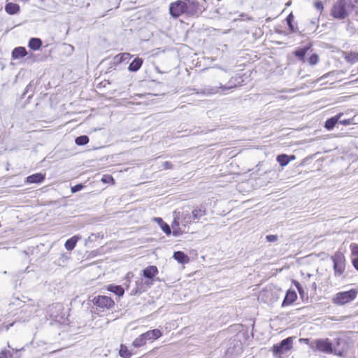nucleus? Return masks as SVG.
I'll return each instance as SVG.
<instances>
[{"label": "nucleus", "instance_id": "obj_37", "mask_svg": "<svg viewBox=\"0 0 358 358\" xmlns=\"http://www.w3.org/2000/svg\"><path fill=\"white\" fill-rule=\"evenodd\" d=\"M178 216H176L174 217V220L173 222V224H172V228L173 229V234L176 236L178 235V232L175 229V227L176 226H178L179 225V222L178 221Z\"/></svg>", "mask_w": 358, "mask_h": 358}, {"label": "nucleus", "instance_id": "obj_28", "mask_svg": "<svg viewBox=\"0 0 358 358\" xmlns=\"http://www.w3.org/2000/svg\"><path fill=\"white\" fill-rule=\"evenodd\" d=\"M108 289L110 292L115 293L116 295H117L119 296H122L124 293V289L120 285H109Z\"/></svg>", "mask_w": 358, "mask_h": 358}, {"label": "nucleus", "instance_id": "obj_24", "mask_svg": "<svg viewBox=\"0 0 358 358\" xmlns=\"http://www.w3.org/2000/svg\"><path fill=\"white\" fill-rule=\"evenodd\" d=\"M178 220H180L182 225L186 226L193 221L192 215L188 212H182V214L178 216Z\"/></svg>", "mask_w": 358, "mask_h": 358}, {"label": "nucleus", "instance_id": "obj_9", "mask_svg": "<svg viewBox=\"0 0 358 358\" xmlns=\"http://www.w3.org/2000/svg\"><path fill=\"white\" fill-rule=\"evenodd\" d=\"M94 305L101 309H110L114 306V301L109 296L99 295L91 300Z\"/></svg>", "mask_w": 358, "mask_h": 358}, {"label": "nucleus", "instance_id": "obj_55", "mask_svg": "<svg viewBox=\"0 0 358 358\" xmlns=\"http://www.w3.org/2000/svg\"><path fill=\"white\" fill-rule=\"evenodd\" d=\"M39 1H41V3H43L45 1V0H38Z\"/></svg>", "mask_w": 358, "mask_h": 358}, {"label": "nucleus", "instance_id": "obj_10", "mask_svg": "<svg viewBox=\"0 0 358 358\" xmlns=\"http://www.w3.org/2000/svg\"><path fill=\"white\" fill-rule=\"evenodd\" d=\"M243 352L242 343L239 341L233 340L230 342L229 346L226 351L228 358H234L241 355Z\"/></svg>", "mask_w": 358, "mask_h": 358}, {"label": "nucleus", "instance_id": "obj_41", "mask_svg": "<svg viewBox=\"0 0 358 358\" xmlns=\"http://www.w3.org/2000/svg\"><path fill=\"white\" fill-rule=\"evenodd\" d=\"M338 123L343 124V125H350L352 123V120H350V119L342 120L341 117H340Z\"/></svg>", "mask_w": 358, "mask_h": 358}, {"label": "nucleus", "instance_id": "obj_47", "mask_svg": "<svg viewBox=\"0 0 358 358\" xmlns=\"http://www.w3.org/2000/svg\"><path fill=\"white\" fill-rule=\"evenodd\" d=\"M352 263L355 268L358 271V257L352 259Z\"/></svg>", "mask_w": 358, "mask_h": 358}, {"label": "nucleus", "instance_id": "obj_53", "mask_svg": "<svg viewBox=\"0 0 358 358\" xmlns=\"http://www.w3.org/2000/svg\"><path fill=\"white\" fill-rule=\"evenodd\" d=\"M313 287H314L315 289L316 288V283H315V282H314V283L313 284Z\"/></svg>", "mask_w": 358, "mask_h": 358}, {"label": "nucleus", "instance_id": "obj_27", "mask_svg": "<svg viewBox=\"0 0 358 358\" xmlns=\"http://www.w3.org/2000/svg\"><path fill=\"white\" fill-rule=\"evenodd\" d=\"M309 49L310 46H306L295 50L294 54L299 59L304 61L305 55Z\"/></svg>", "mask_w": 358, "mask_h": 358}, {"label": "nucleus", "instance_id": "obj_11", "mask_svg": "<svg viewBox=\"0 0 358 358\" xmlns=\"http://www.w3.org/2000/svg\"><path fill=\"white\" fill-rule=\"evenodd\" d=\"M158 268L155 266H148L143 270V275L148 280H151L150 282H147L148 286L152 285L155 276L158 273Z\"/></svg>", "mask_w": 358, "mask_h": 358}, {"label": "nucleus", "instance_id": "obj_46", "mask_svg": "<svg viewBox=\"0 0 358 358\" xmlns=\"http://www.w3.org/2000/svg\"><path fill=\"white\" fill-rule=\"evenodd\" d=\"M103 182H108L109 180L113 181V178L110 176H103L102 180Z\"/></svg>", "mask_w": 358, "mask_h": 358}, {"label": "nucleus", "instance_id": "obj_13", "mask_svg": "<svg viewBox=\"0 0 358 358\" xmlns=\"http://www.w3.org/2000/svg\"><path fill=\"white\" fill-rule=\"evenodd\" d=\"M45 176L41 173H37L29 176L26 178L27 183H41L45 180Z\"/></svg>", "mask_w": 358, "mask_h": 358}, {"label": "nucleus", "instance_id": "obj_40", "mask_svg": "<svg viewBox=\"0 0 358 358\" xmlns=\"http://www.w3.org/2000/svg\"><path fill=\"white\" fill-rule=\"evenodd\" d=\"M314 6L315 8L318 10V11H322L323 10V4H322V2L321 1H317L315 2L314 3Z\"/></svg>", "mask_w": 358, "mask_h": 358}, {"label": "nucleus", "instance_id": "obj_8", "mask_svg": "<svg viewBox=\"0 0 358 358\" xmlns=\"http://www.w3.org/2000/svg\"><path fill=\"white\" fill-rule=\"evenodd\" d=\"M292 347V338L288 337L283 339L280 343L274 345L273 347V355L276 357H280L281 355L289 350Z\"/></svg>", "mask_w": 358, "mask_h": 358}, {"label": "nucleus", "instance_id": "obj_38", "mask_svg": "<svg viewBox=\"0 0 358 358\" xmlns=\"http://www.w3.org/2000/svg\"><path fill=\"white\" fill-rule=\"evenodd\" d=\"M350 249H351L352 255L358 256V244L352 243L350 245Z\"/></svg>", "mask_w": 358, "mask_h": 358}, {"label": "nucleus", "instance_id": "obj_50", "mask_svg": "<svg viewBox=\"0 0 358 358\" xmlns=\"http://www.w3.org/2000/svg\"><path fill=\"white\" fill-rule=\"evenodd\" d=\"M57 306H59V305H56V306H50V309L51 310L52 308H53L55 307H57Z\"/></svg>", "mask_w": 358, "mask_h": 358}, {"label": "nucleus", "instance_id": "obj_16", "mask_svg": "<svg viewBox=\"0 0 358 358\" xmlns=\"http://www.w3.org/2000/svg\"><path fill=\"white\" fill-rule=\"evenodd\" d=\"M27 55V50L24 47H17L12 51L11 55L13 59H18L25 57Z\"/></svg>", "mask_w": 358, "mask_h": 358}, {"label": "nucleus", "instance_id": "obj_3", "mask_svg": "<svg viewBox=\"0 0 358 358\" xmlns=\"http://www.w3.org/2000/svg\"><path fill=\"white\" fill-rule=\"evenodd\" d=\"M310 348L325 354L333 353V344L329 338H317L310 343Z\"/></svg>", "mask_w": 358, "mask_h": 358}, {"label": "nucleus", "instance_id": "obj_39", "mask_svg": "<svg viewBox=\"0 0 358 358\" xmlns=\"http://www.w3.org/2000/svg\"><path fill=\"white\" fill-rule=\"evenodd\" d=\"M84 187L83 184H77L73 187H71V190L72 193H76L77 192L80 191Z\"/></svg>", "mask_w": 358, "mask_h": 358}, {"label": "nucleus", "instance_id": "obj_15", "mask_svg": "<svg viewBox=\"0 0 358 358\" xmlns=\"http://www.w3.org/2000/svg\"><path fill=\"white\" fill-rule=\"evenodd\" d=\"M146 341H152L156 340L162 336V334L160 330L155 329L153 330L148 331L147 332L143 334Z\"/></svg>", "mask_w": 358, "mask_h": 358}, {"label": "nucleus", "instance_id": "obj_30", "mask_svg": "<svg viewBox=\"0 0 358 358\" xmlns=\"http://www.w3.org/2000/svg\"><path fill=\"white\" fill-rule=\"evenodd\" d=\"M119 355L122 358H130L131 357V353L128 350L127 346L123 344L120 345Z\"/></svg>", "mask_w": 358, "mask_h": 358}, {"label": "nucleus", "instance_id": "obj_18", "mask_svg": "<svg viewBox=\"0 0 358 358\" xmlns=\"http://www.w3.org/2000/svg\"><path fill=\"white\" fill-rule=\"evenodd\" d=\"M235 87H236L235 85H229V86L220 85L219 87H212V88L204 89L203 92L208 95L215 94L219 92V89H222V91H225L227 90L232 89Z\"/></svg>", "mask_w": 358, "mask_h": 358}, {"label": "nucleus", "instance_id": "obj_33", "mask_svg": "<svg viewBox=\"0 0 358 358\" xmlns=\"http://www.w3.org/2000/svg\"><path fill=\"white\" fill-rule=\"evenodd\" d=\"M346 59L348 61L352 62H358V53L356 52H350L347 57Z\"/></svg>", "mask_w": 358, "mask_h": 358}, {"label": "nucleus", "instance_id": "obj_34", "mask_svg": "<svg viewBox=\"0 0 358 358\" xmlns=\"http://www.w3.org/2000/svg\"><path fill=\"white\" fill-rule=\"evenodd\" d=\"M160 227L166 235H170L171 234V229L167 223L164 222L160 225Z\"/></svg>", "mask_w": 358, "mask_h": 358}, {"label": "nucleus", "instance_id": "obj_5", "mask_svg": "<svg viewBox=\"0 0 358 358\" xmlns=\"http://www.w3.org/2000/svg\"><path fill=\"white\" fill-rule=\"evenodd\" d=\"M357 294V291L352 289L347 292H339L336 294L333 302L335 304L343 306L353 301Z\"/></svg>", "mask_w": 358, "mask_h": 358}, {"label": "nucleus", "instance_id": "obj_52", "mask_svg": "<svg viewBox=\"0 0 358 358\" xmlns=\"http://www.w3.org/2000/svg\"><path fill=\"white\" fill-rule=\"evenodd\" d=\"M30 86H31L30 85H27V87H26V92H28L29 87Z\"/></svg>", "mask_w": 358, "mask_h": 358}, {"label": "nucleus", "instance_id": "obj_49", "mask_svg": "<svg viewBox=\"0 0 358 358\" xmlns=\"http://www.w3.org/2000/svg\"><path fill=\"white\" fill-rule=\"evenodd\" d=\"M154 220L157 223H158L159 226L164 222V220L161 217H155Z\"/></svg>", "mask_w": 358, "mask_h": 358}, {"label": "nucleus", "instance_id": "obj_20", "mask_svg": "<svg viewBox=\"0 0 358 358\" xmlns=\"http://www.w3.org/2000/svg\"><path fill=\"white\" fill-rule=\"evenodd\" d=\"M133 56L129 52H124L117 55L114 58V63L116 64L122 62H128Z\"/></svg>", "mask_w": 358, "mask_h": 358}, {"label": "nucleus", "instance_id": "obj_1", "mask_svg": "<svg viewBox=\"0 0 358 358\" xmlns=\"http://www.w3.org/2000/svg\"><path fill=\"white\" fill-rule=\"evenodd\" d=\"M353 0H338L332 6L331 15L342 20L353 12Z\"/></svg>", "mask_w": 358, "mask_h": 358}, {"label": "nucleus", "instance_id": "obj_12", "mask_svg": "<svg viewBox=\"0 0 358 358\" xmlns=\"http://www.w3.org/2000/svg\"><path fill=\"white\" fill-rule=\"evenodd\" d=\"M297 299V294L294 290L289 289L287 291L282 306H287L293 303Z\"/></svg>", "mask_w": 358, "mask_h": 358}, {"label": "nucleus", "instance_id": "obj_19", "mask_svg": "<svg viewBox=\"0 0 358 358\" xmlns=\"http://www.w3.org/2000/svg\"><path fill=\"white\" fill-rule=\"evenodd\" d=\"M143 63V59L136 57L128 66V70L131 72H136L142 66Z\"/></svg>", "mask_w": 358, "mask_h": 358}, {"label": "nucleus", "instance_id": "obj_42", "mask_svg": "<svg viewBox=\"0 0 358 358\" xmlns=\"http://www.w3.org/2000/svg\"><path fill=\"white\" fill-rule=\"evenodd\" d=\"M266 239L268 242H275L278 240V236L276 235H267Z\"/></svg>", "mask_w": 358, "mask_h": 358}, {"label": "nucleus", "instance_id": "obj_7", "mask_svg": "<svg viewBox=\"0 0 358 358\" xmlns=\"http://www.w3.org/2000/svg\"><path fill=\"white\" fill-rule=\"evenodd\" d=\"M184 0H177L170 3L169 14L173 18H178L182 15H185V6Z\"/></svg>", "mask_w": 358, "mask_h": 358}, {"label": "nucleus", "instance_id": "obj_22", "mask_svg": "<svg viewBox=\"0 0 358 358\" xmlns=\"http://www.w3.org/2000/svg\"><path fill=\"white\" fill-rule=\"evenodd\" d=\"M5 10L10 15H14L20 11V6L15 3H7L5 6Z\"/></svg>", "mask_w": 358, "mask_h": 358}, {"label": "nucleus", "instance_id": "obj_6", "mask_svg": "<svg viewBox=\"0 0 358 358\" xmlns=\"http://www.w3.org/2000/svg\"><path fill=\"white\" fill-rule=\"evenodd\" d=\"M333 344V353L335 355L343 357L345 355L348 350L346 341L343 338L337 337L331 341Z\"/></svg>", "mask_w": 358, "mask_h": 358}, {"label": "nucleus", "instance_id": "obj_25", "mask_svg": "<svg viewBox=\"0 0 358 358\" xmlns=\"http://www.w3.org/2000/svg\"><path fill=\"white\" fill-rule=\"evenodd\" d=\"M42 45V41L38 38H31L29 41L28 46L33 50H37L40 49Z\"/></svg>", "mask_w": 358, "mask_h": 358}, {"label": "nucleus", "instance_id": "obj_26", "mask_svg": "<svg viewBox=\"0 0 358 358\" xmlns=\"http://www.w3.org/2000/svg\"><path fill=\"white\" fill-rule=\"evenodd\" d=\"M78 239L79 238L76 236H74L71 238L68 239L64 245L66 249L67 250H72L75 248Z\"/></svg>", "mask_w": 358, "mask_h": 358}, {"label": "nucleus", "instance_id": "obj_4", "mask_svg": "<svg viewBox=\"0 0 358 358\" xmlns=\"http://www.w3.org/2000/svg\"><path fill=\"white\" fill-rule=\"evenodd\" d=\"M185 7V15L187 16H198L204 10L205 7L199 0H184Z\"/></svg>", "mask_w": 358, "mask_h": 358}, {"label": "nucleus", "instance_id": "obj_51", "mask_svg": "<svg viewBox=\"0 0 358 358\" xmlns=\"http://www.w3.org/2000/svg\"><path fill=\"white\" fill-rule=\"evenodd\" d=\"M353 83H358V78L352 81Z\"/></svg>", "mask_w": 358, "mask_h": 358}, {"label": "nucleus", "instance_id": "obj_35", "mask_svg": "<svg viewBox=\"0 0 358 358\" xmlns=\"http://www.w3.org/2000/svg\"><path fill=\"white\" fill-rule=\"evenodd\" d=\"M319 61V57L316 54H313L308 59V62L310 65L316 64Z\"/></svg>", "mask_w": 358, "mask_h": 358}, {"label": "nucleus", "instance_id": "obj_23", "mask_svg": "<svg viewBox=\"0 0 358 358\" xmlns=\"http://www.w3.org/2000/svg\"><path fill=\"white\" fill-rule=\"evenodd\" d=\"M173 258L180 264L187 263L189 259L188 256L181 251L175 252Z\"/></svg>", "mask_w": 358, "mask_h": 358}, {"label": "nucleus", "instance_id": "obj_54", "mask_svg": "<svg viewBox=\"0 0 358 358\" xmlns=\"http://www.w3.org/2000/svg\"><path fill=\"white\" fill-rule=\"evenodd\" d=\"M325 76H324V77H325ZM322 78H323V76H322V77H321V78H320L317 81L318 82V81L321 80L322 79Z\"/></svg>", "mask_w": 358, "mask_h": 358}, {"label": "nucleus", "instance_id": "obj_17", "mask_svg": "<svg viewBox=\"0 0 358 358\" xmlns=\"http://www.w3.org/2000/svg\"><path fill=\"white\" fill-rule=\"evenodd\" d=\"M343 115V113H338V115L328 119L325 122L324 127L327 130H331L334 129V127L336 126V124L338 123L340 117H341Z\"/></svg>", "mask_w": 358, "mask_h": 358}, {"label": "nucleus", "instance_id": "obj_43", "mask_svg": "<svg viewBox=\"0 0 358 358\" xmlns=\"http://www.w3.org/2000/svg\"><path fill=\"white\" fill-rule=\"evenodd\" d=\"M162 167L164 169H173V164L169 162H164L162 164Z\"/></svg>", "mask_w": 358, "mask_h": 358}, {"label": "nucleus", "instance_id": "obj_31", "mask_svg": "<svg viewBox=\"0 0 358 358\" xmlns=\"http://www.w3.org/2000/svg\"><path fill=\"white\" fill-rule=\"evenodd\" d=\"M89 137L85 135L80 136L75 140L76 143L78 145H85L89 142Z\"/></svg>", "mask_w": 358, "mask_h": 358}, {"label": "nucleus", "instance_id": "obj_44", "mask_svg": "<svg viewBox=\"0 0 358 358\" xmlns=\"http://www.w3.org/2000/svg\"><path fill=\"white\" fill-rule=\"evenodd\" d=\"M353 12L358 17V0H353Z\"/></svg>", "mask_w": 358, "mask_h": 358}, {"label": "nucleus", "instance_id": "obj_32", "mask_svg": "<svg viewBox=\"0 0 358 358\" xmlns=\"http://www.w3.org/2000/svg\"><path fill=\"white\" fill-rule=\"evenodd\" d=\"M293 20H294V15H293V14L292 13L289 14L287 15V17H286L287 24L289 26V28L290 31L292 32H295L296 31V29H295V27H294V25L292 24Z\"/></svg>", "mask_w": 358, "mask_h": 358}, {"label": "nucleus", "instance_id": "obj_36", "mask_svg": "<svg viewBox=\"0 0 358 358\" xmlns=\"http://www.w3.org/2000/svg\"><path fill=\"white\" fill-rule=\"evenodd\" d=\"M293 283L295 285V287H296V289H297L300 296L301 297H303V296L304 294V291H303V289L301 287V284L298 281H296V280H294Z\"/></svg>", "mask_w": 358, "mask_h": 358}, {"label": "nucleus", "instance_id": "obj_29", "mask_svg": "<svg viewBox=\"0 0 358 358\" xmlns=\"http://www.w3.org/2000/svg\"><path fill=\"white\" fill-rule=\"evenodd\" d=\"M145 343H146V340L143 334H141L138 338H136L133 341V345L135 348H140V347L144 345Z\"/></svg>", "mask_w": 358, "mask_h": 358}, {"label": "nucleus", "instance_id": "obj_21", "mask_svg": "<svg viewBox=\"0 0 358 358\" xmlns=\"http://www.w3.org/2000/svg\"><path fill=\"white\" fill-rule=\"evenodd\" d=\"M294 159L295 157L294 155L288 156L285 154H281L277 157V161L281 166H285L289 164L290 160H293Z\"/></svg>", "mask_w": 358, "mask_h": 358}, {"label": "nucleus", "instance_id": "obj_14", "mask_svg": "<svg viewBox=\"0 0 358 358\" xmlns=\"http://www.w3.org/2000/svg\"><path fill=\"white\" fill-rule=\"evenodd\" d=\"M206 215V208L203 206L195 208L192 212V217L194 222L195 220H199L201 217H203Z\"/></svg>", "mask_w": 358, "mask_h": 358}, {"label": "nucleus", "instance_id": "obj_2", "mask_svg": "<svg viewBox=\"0 0 358 358\" xmlns=\"http://www.w3.org/2000/svg\"><path fill=\"white\" fill-rule=\"evenodd\" d=\"M336 278L341 276L345 270L346 260L343 252L338 251L331 257Z\"/></svg>", "mask_w": 358, "mask_h": 358}, {"label": "nucleus", "instance_id": "obj_48", "mask_svg": "<svg viewBox=\"0 0 358 358\" xmlns=\"http://www.w3.org/2000/svg\"><path fill=\"white\" fill-rule=\"evenodd\" d=\"M299 341L301 343H304L308 345L309 347H310V343H311V342H312L310 341L309 338H301Z\"/></svg>", "mask_w": 358, "mask_h": 358}, {"label": "nucleus", "instance_id": "obj_45", "mask_svg": "<svg viewBox=\"0 0 358 358\" xmlns=\"http://www.w3.org/2000/svg\"><path fill=\"white\" fill-rule=\"evenodd\" d=\"M143 292H144V290H143L141 287H139L138 283L136 282V287L135 289H134L132 291V293L134 294H141Z\"/></svg>", "mask_w": 358, "mask_h": 358}]
</instances>
